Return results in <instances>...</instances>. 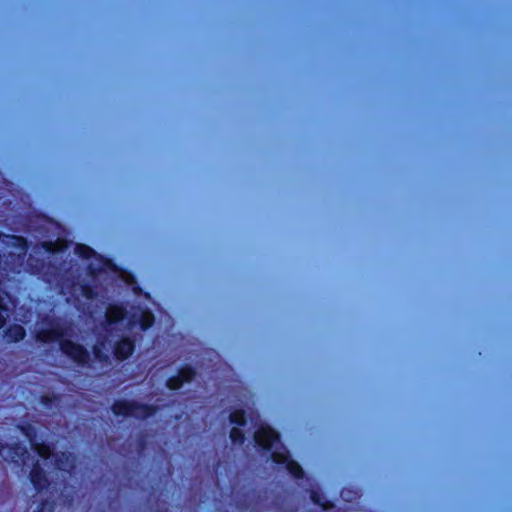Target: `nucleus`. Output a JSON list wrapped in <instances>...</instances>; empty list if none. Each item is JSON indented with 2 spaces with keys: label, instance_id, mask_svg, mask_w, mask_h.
Returning a JSON list of instances; mask_svg holds the SVG:
<instances>
[{
  "label": "nucleus",
  "instance_id": "8",
  "mask_svg": "<svg viewBox=\"0 0 512 512\" xmlns=\"http://www.w3.org/2000/svg\"><path fill=\"white\" fill-rule=\"evenodd\" d=\"M194 376V371L190 367L182 369L179 376L170 378L167 382V386L171 390L179 389L184 382H189Z\"/></svg>",
  "mask_w": 512,
  "mask_h": 512
},
{
  "label": "nucleus",
  "instance_id": "10",
  "mask_svg": "<svg viewBox=\"0 0 512 512\" xmlns=\"http://www.w3.org/2000/svg\"><path fill=\"white\" fill-rule=\"evenodd\" d=\"M55 466L62 471H69L74 467V456L70 453H61V455H53Z\"/></svg>",
  "mask_w": 512,
  "mask_h": 512
},
{
  "label": "nucleus",
  "instance_id": "9",
  "mask_svg": "<svg viewBox=\"0 0 512 512\" xmlns=\"http://www.w3.org/2000/svg\"><path fill=\"white\" fill-rule=\"evenodd\" d=\"M134 345L131 340L124 338L114 347L115 356L118 359H126L133 351Z\"/></svg>",
  "mask_w": 512,
  "mask_h": 512
},
{
  "label": "nucleus",
  "instance_id": "11",
  "mask_svg": "<svg viewBox=\"0 0 512 512\" xmlns=\"http://www.w3.org/2000/svg\"><path fill=\"white\" fill-rule=\"evenodd\" d=\"M25 330L20 325H12L5 332V338L8 342H17L24 338Z\"/></svg>",
  "mask_w": 512,
  "mask_h": 512
},
{
  "label": "nucleus",
  "instance_id": "16",
  "mask_svg": "<svg viewBox=\"0 0 512 512\" xmlns=\"http://www.w3.org/2000/svg\"><path fill=\"white\" fill-rule=\"evenodd\" d=\"M141 328L147 329L152 326L154 322V316L150 312H142L140 316Z\"/></svg>",
  "mask_w": 512,
  "mask_h": 512
},
{
  "label": "nucleus",
  "instance_id": "15",
  "mask_svg": "<svg viewBox=\"0 0 512 512\" xmlns=\"http://www.w3.org/2000/svg\"><path fill=\"white\" fill-rule=\"evenodd\" d=\"M229 420L231 424L240 426L245 425L246 423L244 412L242 410L233 411L229 416Z\"/></svg>",
  "mask_w": 512,
  "mask_h": 512
},
{
  "label": "nucleus",
  "instance_id": "5",
  "mask_svg": "<svg viewBox=\"0 0 512 512\" xmlns=\"http://www.w3.org/2000/svg\"><path fill=\"white\" fill-rule=\"evenodd\" d=\"M278 439V434L268 426L259 427L254 435L255 442L265 449L272 447L273 444L278 441Z\"/></svg>",
  "mask_w": 512,
  "mask_h": 512
},
{
  "label": "nucleus",
  "instance_id": "6",
  "mask_svg": "<svg viewBox=\"0 0 512 512\" xmlns=\"http://www.w3.org/2000/svg\"><path fill=\"white\" fill-rule=\"evenodd\" d=\"M272 459L274 462L279 464H286L287 470L295 477H301L303 474L300 465L289 459L288 452L283 449L282 451H275L272 453Z\"/></svg>",
  "mask_w": 512,
  "mask_h": 512
},
{
  "label": "nucleus",
  "instance_id": "4",
  "mask_svg": "<svg viewBox=\"0 0 512 512\" xmlns=\"http://www.w3.org/2000/svg\"><path fill=\"white\" fill-rule=\"evenodd\" d=\"M0 456L5 460H10L12 462L21 461L24 466H27V467L30 466V464H29L30 457L27 454V451L20 446L12 448V447L3 446L0 443Z\"/></svg>",
  "mask_w": 512,
  "mask_h": 512
},
{
  "label": "nucleus",
  "instance_id": "17",
  "mask_svg": "<svg viewBox=\"0 0 512 512\" xmlns=\"http://www.w3.org/2000/svg\"><path fill=\"white\" fill-rule=\"evenodd\" d=\"M230 438L233 443L241 444V443H243V440H244V434L239 428L234 427L230 431Z\"/></svg>",
  "mask_w": 512,
  "mask_h": 512
},
{
  "label": "nucleus",
  "instance_id": "19",
  "mask_svg": "<svg viewBox=\"0 0 512 512\" xmlns=\"http://www.w3.org/2000/svg\"><path fill=\"white\" fill-rule=\"evenodd\" d=\"M77 253H79L81 256L85 257V258H89L90 255L92 254V250L88 247H78L77 248Z\"/></svg>",
  "mask_w": 512,
  "mask_h": 512
},
{
  "label": "nucleus",
  "instance_id": "1",
  "mask_svg": "<svg viewBox=\"0 0 512 512\" xmlns=\"http://www.w3.org/2000/svg\"><path fill=\"white\" fill-rule=\"evenodd\" d=\"M68 332L59 324H50L48 328L36 330V338L43 343L59 342L61 350L71 359L78 363H85L89 358L88 352L79 344H76L66 337Z\"/></svg>",
  "mask_w": 512,
  "mask_h": 512
},
{
  "label": "nucleus",
  "instance_id": "20",
  "mask_svg": "<svg viewBox=\"0 0 512 512\" xmlns=\"http://www.w3.org/2000/svg\"><path fill=\"white\" fill-rule=\"evenodd\" d=\"M312 500H313L315 503H317V504H320V505H321V503H320V499H319V497H318L315 493H313V494H312ZM322 506H323V508L328 509V506H327V505L322 504Z\"/></svg>",
  "mask_w": 512,
  "mask_h": 512
},
{
  "label": "nucleus",
  "instance_id": "12",
  "mask_svg": "<svg viewBox=\"0 0 512 512\" xmlns=\"http://www.w3.org/2000/svg\"><path fill=\"white\" fill-rule=\"evenodd\" d=\"M26 435L34 447V452L42 459L43 463H46L51 455L50 448L44 444L35 443L28 432H26Z\"/></svg>",
  "mask_w": 512,
  "mask_h": 512
},
{
  "label": "nucleus",
  "instance_id": "14",
  "mask_svg": "<svg viewBox=\"0 0 512 512\" xmlns=\"http://www.w3.org/2000/svg\"><path fill=\"white\" fill-rule=\"evenodd\" d=\"M8 299L0 294V327L3 326L9 316Z\"/></svg>",
  "mask_w": 512,
  "mask_h": 512
},
{
  "label": "nucleus",
  "instance_id": "13",
  "mask_svg": "<svg viewBox=\"0 0 512 512\" xmlns=\"http://www.w3.org/2000/svg\"><path fill=\"white\" fill-rule=\"evenodd\" d=\"M105 316L107 321L109 322V325H111L123 319L124 310L121 307L112 306L107 309Z\"/></svg>",
  "mask_w": 512,
  "mask_h": 512
},
{
  "label": "nucleus",
  "instance_id": "2",
  "mask_svg": "<svg viewBox=\"0 0 512 512\" xmlns=\"http://www.w3.org/2000/svg\"><path fill=\"white\" fill-rule=\"evenodd\" d=\"M26 254V241L19 236H0V266L3 270L20 272Z\"/></svg>",
  "mask_w": 512,
  "mask_h": 512
},
{
  "label": "nucleus",
  "instance_id": "3",
  "mask_svg": "<svg viewBox=\"0 0 512 512\" xmlns=\"http://www.w3.org/2000/svg\"><path fill=\"white\" fill-rule=\"evenodd\" d=\"M113 412L116 415H131L145 418L152 413V410L143 405H137L133 402L120 401L113 405Z\"/></svg>",
  "mask_w": 512,
  "mask_h": 512
},
{
  "label": "nucleus",
  "instance_id": "7",
  "mask_svg": "<svg viewBox=\"0 0 512 512\" xmlns=\"http://www.w3.org/2000/svg\"><path fill=\"white\" fill-rule=\"evenodd\" d=\"M32 465H33V468L30 471V480H31L32 484L34 485V487L37 490L41 491L42 489L45 488V486L47 484L46 476L43 472V469H42L39 461H37L35 464L33 463Z\"/></svg>",
  "mask_w": 512,
  "mask_h": 512
},
{
  "label": "nucleus",
  "instance_id": "18",
  "mask_svg": "<svg viewBox=\"0 0 512 512\" xmlns=\"http://www.w3.org/2000/svg\"><path fill=\"white\" fill-rule=\"evenodd\" d=\"M101 346L105 349V343L96 344L94 346L95 357L99 360L106 359L108 356L102 351Z\"/></svg>",
  "mask_w": 512,
  "mask_h": 512
}]
</instances>
